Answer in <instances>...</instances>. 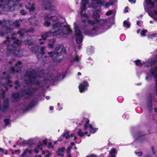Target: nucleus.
<instances>
[{"label":"nucleus","mask_w":157,"mask_h":157,"mask_svg":"<svg viewBox=\"0 0 157 157\" xmlns=\"http://www.w3.org/2000/svg\"><path fill=\"white\" fill-rule=\"evenodd\" d=\"M80 16H82V17H86V19H87L88 18V16L85 13L84 14H82H82L81 15L80 14Z\"/></svg>","instance_id":"50"},{"label":"nucleus","mask_w":157,"mask_h":157,"mask_svg":"<svg viewBox=\"0 0 157 157\" xmlns=\"http://www.w3.org/2000/svg\"><path fill=\"white\" fill-rule=\"evenodd\" d=\"M135 153L136 154L138 155V156H140L142 155V152L141 151L139 152H135Z\"/></svg>","instance_id":"49"},{"label":"nucleus","mask_w":157,"mask_h":157,"mask_svg":"<svg viewBox=\"0 0 157 157\" xmlns=\"http://www.w3.org/2000/svg\"><path fill=\"white\" fill-rule=\"evenodd\" d=\"M36 77L35 71L31 69L27 71L24 81L27 84L35 83L39 86V82L36 81Z\"/></svg>","instance_id":"3"},{"label":"nucleus","mask_w":157,"mask_h":157,"mask_svg":"<svg viewBox=\"0 0 157 157\" xmlns=\"http://www.w3.org/2000/svg\"><path fill=\"white\" fill-rule=\"evenodd\" d=\"M4 121L6 124L5 126H6L8 124L9 122V120L7 119H5L4 120Z\"/></svg>","instance_id":"47"},{"label":"nucleus","mask_w":157,"mask_h":157,"mask_svg":"<svg viewBox=\"0 0 157 157\" xmlns=\"http://www.w3.org/2000/svg\"><path fill=\"white\" fill-rule=\"evenodd\" d=\"M88 86V83L85 81H84L82 84H81L79 86V91L81 92H83L86 89V87Z\"/></svg>","instance_id":"14"},{"label":"nucleus","mask_w":157,"mask_h":157,"mask_svg":"<svg viewBox=\"0 0 157 157\" xmlns=\"http://www.w3.org/2000/svg\"><path fill=\"white\" fill-rule=\"evenodd\" d=\"M113 5L112 3H110L109 2L106 3L105 4V6L106 8H108L110 6Z\"/></svg>","instance_id":"44"},{"label":"nucleus","mask_w":157,"mask_h":157,"mask_svg":"<svg viewBox=\"0 0 157 157\" xmlns=\"http://www.w3.org/2000/svg\"><path fill=\"white\" fill-rule=\"evenodd\" d=\"M55 43V40L54 39L52 40L51 42H50L48 44V46L50 48H52L53 47L54 43Z\"/></svg>","instance_id":"26"},{"label":"nucleus","mask_w":157,"mask_h":157,"mask_svg":"<svg viewBox=\"0 0 157 157\" xmlns=\"http://www.w3.org/2000/svg\"><path fill=\"white\" fill-rule=\"evenodd\" d=\"M11 22L9 21H6L5 19L0 20V25H3V26L0 30V36L4 37L5 34L11 32L12 29L10 25H11Z\"/></svg>","instance_id":"4"},{"label":"nucleus","mask_w":157,"mask_h":157,"mask_svg":"<svg viewBox=\"0 0 157 157\" xmlns=\"http://www.w3.org/2000/svg\"><path fill=\"white\" fill-rule=\"evenodd\" d=\"M41 144H40L38 145V146H37V148H36L40 150H42V148L41 146L42 145H41Z\"/></svg>","instance_id":"48"},{"label":"nucleus","mask_w":157,"mask_h":157,"mask_svg":"<svg viewBox=\"0 0 157 157\" xmlns=\"http://www.w3.org/2000/svg\"><path fill=\"white\" fill-rule=\"evenodd\" d=\"M6 80L5 78H0V84L1 86L0 87V90L2 91V93L0 94V98L2 97V98H4V93L8 90L7 85L5 84L2 83V82H6Z\"/></svg>","instance_id":"9"},{"label":"nucleus","mask_w":157,"mask_h":157,"mask_svg":"<svg viewBox=\"0 0 157 157\" xmlns=\"http://www.w3.org/2000/svg\"><path fill=\"white\" fill-rule=\"evenodd\" d=\"M45 47L44 46H42L40 48V51L41 52V54L43 55L45 54L44 50Z\"/></svg>","instance_id":"30"},{"label":"nucleus","mask_w":157,"mask_h":157,"mask_svg":"<svg viewBox=\"0 0 157 157\" xmlns=\"http://www.w3.org/2000/svg\"><path fill=\"white\" fill-rule=\"evenodd\" d=\"M89 120H88L87 121L86 123L84 125V129L85 130H86L87 128L88 127V126H89V125L90 124H89Z\"/></svg>","instance_id":"35"},{"label":"nucleus","mask_w":157,"mask_h":157,"mask_svg":"<svg viewBox=\"0 0 157 157\" xmlns=\"http://www.w3.org/2000/svg\"><path fill=\"white\" fill-rule=\"evenodd\" d=\"M52 26V30L42 35L41 37L44 41L40 43V44H44V40L48 37L53 36L60 38L66 37L69 34V30L67 27L63 26L58 23L53 24Z\"/></svg>","instance_id":"1"},{"label":"nucleus","mask_w":157,"mask_h":157,"mask_svg":"<svg viewBox=\"0 0 157 157\" xmlns=\"http://www.w3.org/2000/svg\"><path fill=\"white\" fill-rule=\"evenodd\" d=\"M12 96L13 98L16 100H18L19 97V95L18 93H13L12 94Z\"/></svg>","instance_id":"22"},{"label":"nucleus","mask_w":157,"mask_h":157,"mask_svg":"<svg viewBox=\"0 0 157 157\" xmlns=\"http://www.w3.org/2000/svg\"><path fill=\"white\" fill-rule=\"evenodd\" d=\"M136 63L137 66H141L142 64L140 62V61L139 60H137L135 61Z\"/></svg>","instance_id":"39"},{"label":"nucleus","mask_w":157,"mask_h":157,"mask_svg":"<svg viewBox=\"0 0 157 157\" xmlns=\"http://www.w3.org/2000/svg\"><path fill=\"white\" fill-rule=\"evenodd\" d=\"M113 10H110L107 12L106 13V15L107 16H109L111 15L113 13Z\"/></svg>","instance_id":"41"},{"label":"nucleus","mask_w":157,"mask_h":157,"mask_svg":"<svg viewBox=\"0 0 157 157\" xmlns=\"http://www.w3.org/2000/svg\"><path fill=\"white\" fill-rule=\"evenodd\" d=\"M77 134L80 136H82L84 135V133L82 132V130L81 129H78V131L77 132Z\"/></svg>","instance_id":"32"},{"label":"nucleus","mask_w":157,"mask_h":157,"mask_svg":"<svg viewBox=\"0 0 157 157\" xmlns=\"http://www.w3.org/2000/svg\"><path fill=\"white\" fill-rule=\"evenodd\" d=\"M31 50L32 52L36 53L38 52V48L37 46H35L32 47L31 48Z\"/></svg>","instance_id":"19"},{"label":"nucleus","mask_w":157,"mask_h":157,"mask_svg":"<svg viewBox=\"0 0 157 157\" xmlns=\"http://www.w3.org/2000/svg\"><path fill=\"white\" fill-rule=\"evenodd\" d=\"M14 39L15 38L13 37L10 38L7 37L6 40L3 41L4 44L7 45V53L8 55L12 54L17 57H21L23 56L22 51L19 46L21 45V41L17 39L13 42L12 44H10L11 40Z\"/></svg>","instance_id":"2"},{"label":"nucleus","mask_w":157,"mask_h":157,"mask_svg":"<svg viewBox=\"0 0 157 157\" xmlns=\"http://www.w3.org/2000/svg\"><path fill=\"white\" fill-rule=\"evenodd\" d=\"M21 61H18L15 64V67H17V68L16 69V68H14L13 67H12L11 68L10 70H11L12 73H14L15 72H18L20 70L21 68L20 67H19V65H20L21 64Z\"/></svg>","instance_id":"13"},{"label":"nucleus","mask_w":157,"mask_h":157,"mask_svg":"<svg viewBox=\"0 0 157 157\" xmlns=\"http://www.w3.org/2000/svg\"><path fill=\"white\" fill-rule=\"evenodd\" d=\"M147 32L146 30L144 29L142 30L140 33L141 35L142 36H145V33Z\"/></svg>","instance_id":"36"},{"label":"nucleus","mask_w":157,"mask_h":157,"mask_svg":"<svg viewBox=\"0 0 157 157\" xmlns=\"http://www.w3.org/2000/svg\"><path fill=\"white\" fill-rule=\"evenodd\" d=\"M51 0H44L43 2V4L44 5V9L45 10H49L52 11L54 13H56V11L55 10V7L52 5Z\"/></svg>","instance_id":"8"},{"label":"nucleus","mask_w":157,"mask_h":157,"mask_svg":"<svg viewBox=\"0 0 157 157\" xmlns=\"http://www.w3.org/2000/svg\"><path fill=\"white\" fill-rule=\"evenodd\" d=\"M48 147L49 148L53 147V146L52 144V143L51 142H49L48 143Z\"/></svg>","instance_id":"53"},{"label":"nucleus","mask_w":157,"mask_h":157,"mask_svg":"<svg viewBox=\"0 0 157 157\" xmlns=\"http://www.w3.org/2000/svg\"><path fill=\"white\" fill-rule=\"evenodd\" d=\"M67 157H71V155L70 152L69 153H67Z\"/></svg>","instance_id":"58"},{"label":"nucleus","mask_w":157,"mask_h":157,"mask_svg":"<svg viewBox=\"0 0 157 157\" xmlns=\"http://www.w3.org/2000/svg\"><path fill=\"white\" fill-rule=\"evenodd\" d=\"M30 22L33 25H36L37 23V21L35 18H31L29 19Z\"/></svg>","instance_id":"18"},{"label":"nucleus","mask_w":157,"mask_h":157,"mask_svg":"<svg viewBox=\"0 0 157 157\" xmlns=\"http://www.w3.org/2000/svg\"><path fill=\"white\" fill-rule=\"evenodd\" d=\"M91 2L93 3L92 6L94 8H96L97 5L99 6H101L104 4L105 0H90Z\"/></svg>","instance_id":"11"},{"label":"nucleus","mask_w":157,"mask_h":157,"mask_svg":"<svg viewBox=\"0 0 157 157\" xmlns=\"http://www.w3.org/2000/svg\"><path fill=\"white\" fill-rule=\"evenodd\" d=\"M52 16H48L47 14L45 15L44 18L45 19H46V20L44 22V25L45 26H46L47 27H48L50 25V22L47 20H51L52 21H54V23L52 24V25H53V24L55 23H58V24H60L61 25H62L63 26L67 27L68 28V29L69 30V33H70L71 30L68 27L63 25L61 23L58 21H57V18L56 17H53V18H52Z\"/></svg>","instance_id":"6"},{"label":"nucleus","mask_w":157,"mask_h":157,"mask_svg":"<svg viewBox=\"0 0 157 157\" xmlns=\"http://www.w3.org/2000/svg\"><path fill=\"white\" fill-rule=\"evenodd\" d=\"M57 155L59 156H60L61 157H63L64 156V154L62 153H60V152L59 151H57Z\"/></svg>","instance_id":"40"},{"label":"nucleus","mask_w":157,"mask_h":157,"mask_svg":"<svg viewBox=\"0 0 157 157\" xmlns=\"http://www.w3.org/2000/svg\"><path fill=\"white\" fill-rule=\"evenodd\" d=\"M85 34H86L87 35H89L90 36H92V34L90 32L88 31H86L85 33Z\"/></svg>","instance_id":"52"},{"label":"nucleus","mask_w":157,"mask_h":157,"mask_svg":"<svg viewBox=\"0 0 157 157\" xmlns=\"http://www.w3.org/2000/svg\"><path fill=\"white\" fill-rule=\"evenodd\" d=\"M48 55L50 57H52L54 56V55H55L54 54H54L53 52H48Z\"/></svg>","instance_id":"43"},{"label":"nucleus","mask_w":157,"mask_h":157,"mask_svg":"<svg viewBox=\"0 0 157 157\" xmlns=\"http://www.w3.org/2000/svg\"><path fill=\"white\" fill-rule=\"evenodd\" d=\"M87 22L89 24H94V21H91V20H88Z\"/></svg>","instance_id":"54"},{"label":"nucleus","mask_w":157,"mask_h":157,"mask_svg":"<svg viewBox=\"0 0 157 157\" xmlns=\"http://www.w3.org/2000/svg\"><path fill=\"white\" fill-rule=\"evenodd\" d=\"M128 6L126 7L125 9H124V12L125 13L128 12Z\"/></svg>","instance_id":"57"},{"label":"nucleus","mask_w":157,"mask_h":157,"mask_svg":"<svg viewBox=\"0 0 157 157\" xmlns=\"http://www.w3.org/2000/svg\"><path fill=\"white\" fill-rule=\"evenodd\" d=\"M54 78L55 77H53L52 76H51V75L48 76L47 77L46 79L45 80V82L48 83L49 82H48V81H51L52 80L54 81L55 80Z\"/></svg>","instance_id":"21"},{"label":"nucleus","mask_w":157,"mask_h":157,"mask_svg":"<svg viewBox=\"0 0 157 157\" xmlns=\"http://www.w3.org/2000/svg\"><path fill=\"white\" fill-rule=\"evenodd\" d=\"M146 64H147V66L148 67H149L150 66H151L153 64L151 62V61H150V62H149V61L148 62H147L146 63Z\"/></svg>","instance_id":"51"},{"label":"nucleus","mask_w":157,"mask_h":157,"mask_svg":"<svg viewBox=\"0 0 157 157\" xmlns=\"http://www.w3.org/2000/svg\"><path fill=\"white\" fill-rule=\"evenodd\" d=\"M116 150L115 149H113L111 150L109 152V154L111 155L110 157H116L115 155H112L113 154H115Z\"/></svg>","instance_id":"24"},{"label":"nucleus","mask_w":157,"mask_h":157,"mask_svg":"<svg viewBox=\"0 0 157 157\" xmlns=\"http://www.w3.org/2000/svg\"><path fill=\"white\" fill-rule=\"evenodd\" d=\"M15 4L14 2L11 0H6L3 2V4H0V8L4 11H12L14 10Z\"/></svg>","instance_id":"5"},{"label":"nucleus","mask_w":157,"mask_h":157,"mask_svg":"<svg viewBox=\"0 0 157 157\" xmlns=\"http://www.w3.org/2000/svg\"><path fill=\"white\" fill-rule=\"evenodd\" d=\"M17 33L19 34L20 36H23L24 33V30L22 29H21L17 32Z\"/></svg>","instance_id":"34"},{"label":"nucleus","mask_w":157,"mask_h":157,"mask_svg":"<svg viewBox=\"0 0 157 157\" xmlns=\"http://www.w3.org/2000/svg\"><path fill=\"white\" fill-rule=\"evenodd\" d=\"M13 24L16 27H18L20 26V24L18 21H16L13 23Z\"/></svg>","instance_id":"37"},{"label":"nucleus","mask_w":157,"mask_h":157,"mask_svg":"<svg viewBox=\"0 0 157 157\" xmlns=\"http://www.w3.org/2000/svg\"><path fill=\"white\" fill-rule=\"evenodd\" d=\"M79 60V59L78 56H76V57L74 59V61L77 62H78Z\"/></svg>","instance_id":"46"},{"label":"nucleus","mask_w":157,"mask_h":157,"mask_svg":"<svg viewBox=\"0 0 157 157\" xmlns=\"http://www.w3.org/2000/svg\"><path fill=\"white\" fill-rule=\"evenodd\" d=\"M89 127L90 129V133H94L98 130V128H93L92 126L90 124L89 125Z\"/></svg>","instance_id":"20"},{"label":"nucleus","mask_w":157,"mask_h":157,"mask_svg":"<svg viewBox=\"0 0 157 157\" xmlns=\"http://www.w3.org/2000/svg\"><path fill=\"white\" fill-rule=\"evenodd\" d=\"M25 7L27 9L29 10V12L33 11H34L35 9L34 6L33 5L31 6L30 7H29L27 6H26Z\"/></svg>","instance_id":"23"},{"label":"nucleus","mask_w":157,"mask_h":157,"mask_svg":"<svg viewBox=\"0 0 157 157\" xmlns=\"http://www.w3.org/2000/svg\"><path fill=\"white\" fill-rule=\"evenodd\" d=\"M86 157H97L96 155L94 154H91L89 156H86Z\"/></svg>","instance_id":"56"},{"label":"nucleus","mask_w":157,"mask_h":157,"mask_svg":"<svg viewBox=\"0 0 157 157\" xmlns=\"http://www.w3.org/2000/svg\"><path fill=\"white\" fill-rule=\"evenodd\" d=\"M97 28H94L93 29L92 31L94 32V31H95L96 30H97Z\"/></svg>","instance_id":"64"},{"label":"nucleus","mask_w":157,"mask_h":157,"mask_svg":"<svg viewBox=\"0 0 157 157\" xmlns=\"http://www.w3.org/2000/svg\"><path fill=\"white\" fill-rule=\"evenodd\" d=\"M9 106L8 100L7 99L5 100L4 101L3 105L2 108V111L3 112H4L8 109Z\"/></svg>","instance_id":"16"},{"label":"nucleus","mask_w":157,"mask_h":157,"mask_svg":"<svg viewBox=\"0 0 157 157\" xmlns=\"http://www.w3.org/2000/svg\"><path fill=\"white\" fill-rule=\"evenodd\" d=\"M129 1L131 2L135 3L136 2V0H128Z\"/></svg>","instance_id":"59"},{"label":"nucleus","mask_w":157,"mask_h":157,"mask_svg":"<svg viewBox=\"0 0 157 157\" xmlns=\"http://www.w3.org/2000/svg\"><path fill=\"white\" fill-rule=\"evenodd\" d=\"M28 152L29 153L31 154L32 152V151L31 150H29L28 151L27 149H26L25 150V151L23 153L22 155H21L22 156H24L26 155V153L27 152Z\"/></svg>","instance_id":"33"},{"label":"nucleus","mask_w":157,"mask_h":157,"mask_svg":"<svg viewBox=\"0 0 157 157\" xmlns=\"http://www.w3.org/2000/svg\"><path fill=\"white\" fill-rule=\"evenodd\" d=\"M75 30L77 43L78 44H80L83 40V36L82 33L79 29L78 26L77 25H75Z\"/></svg>","instance_id":"7"},{"label":"nucleus","mask_w":157,"mask_h":157,"mask_svg":"<svg viewBox=\"0 0 157 157\" xmlns=\"http://www.w3.org/2000/svg\"><path fill=\"white\" fill-rule=\"evenodd\" d=\"M90 0H82V6L80 7V14H82V11L85 10L86 9V5L90 2Z\"/></svg>","instance_id":"12"},{"label":"nucleus","mask_w":157,"mask_h":157,"mask_svg":"<svg viewBox=\"0 0 157 157\" xmlns=\"http://www.w3.org/2000/svg\"><path fill=\"white\" fill-rule=\"evenodd\" d=\"M15 153L17 154H19L20 153V151L19 150H16L15 151Z\"/></svg>","instance_id":"61"},{"label":"nucleus","mask_w":157,"mask_h":157,"mask_svg":"<svg viewBox=\"0 0 157 157\" xmlns=\"http://www.w3.org/2000/svg\"><path fill=\"white\" fill-rule=\"evenodd\" d=\"M4 151V150L3 149L0 147V152H3Z\"/></svg>","instance_id":"62"},{"label":"nucleus","mask_w":157,"mask_h":157,"mask_svg":"<svg viewBox=\"0 0 157 157\" xmlns=\"http://www.w3.org/2000/svg\"><path fill=\"white\" fill-rule=\"evenodd\" d=\"M123 24L125 27L128 28L130 27V24L128 21H124Z\"/></svg>","instance_id":"27"},{"label":"nucleus","mask_w":157,"mask_h":157,"mask_svg":"<svg viewBox=\"0 0 157 157\" xmlns=\"http://www.w3.org/2000/svg\"><path fill=\"white\" fill-rule=\"evenodd\" d=\"M69 131H66L65 133H63V136L65 137L66 139H68L70 137V136L69 135Z\"/></svg>","instance_id":"29"},{"label":"nucleus","mask_w":157,"mask_h":157,"mask_svg":"<svg viewBox=\"0 0 157 157\" xmlns=\"http://www.w3.org/2000/svg\"><path fill=\"white\" fill-rule=\"evenodd\" d=\"M151 72L156 79V90L157 95V66L151 70Z\"/></svg>","instance_id":"15"},{"label":"nucleus","mask_w":157,"mask_h":157,"mask_svg":"<svg viewBox=\"0 0 157 157\" xmlns=\"http://www.w3.org/2000/svg\"><path fill=\"white\" fill-rule=\"evenodd\" d=\"M29 90L24 91V92L26 94L31 95L33 94L34 92L36 90V89H34L32 87H30L29 89Z\"/></svg>","instance_id":"17"},{"label":"nucleus","mask_w":157,"mask_h":157,"mask_svg":"<svg viewBox=\"0 0 157 157\" xmlns=\"http://www.w3.org/2000/svg\"><path fill=\"white\" fill-rule=\"evenodd\" d=\"M141 134V133L140 132H139L137 135V136L138 137H140V136H141L140 135Z\"/></svg>","instance_id":"63"},{"label":"nucleus","mask_w":157,"mask_h":157,"mask_svg":"<svg viewBox=\"0 0 157 157\" xmlns=\"http://www.w3.org/2000/svg\"><path fill=\"white\" fill-rule=\"evenodd\" d=\"M75 144L74 143V142H71V145L69 146L67 148V152L69 153V152H70V151L71 150V149L72 148V147L74 146Z\"/></svg>","instance_id":"25"},{"label":"nucleus","mask_w":157,"mask_h":157,"mask_svg":"<svg viewBox=\"0 0 157 157\" xmlns=\"http://www.w3.org/2000/svg\"><path fill=\"white\" fill-rule=\"evenodd\" d=\"M66 53L65 48L63 45H60L56 48L54 51V54L58 56L64 55Z\"/></svg>","instance_id":"10"},{"label":"nucleus","mask_w":157,"mask_h":157,"mask_svg":"<svg viewBox=\"0 0 157 157\" xmlns=\"http://www.w3.org/2000/svg\"><path fill=\"white\" fill-rule=\"evenodd\" d=\"M26 13V11L24 10H22L20 12V13L21 14L23 15H25Z\"/></svg>","instance_id":"45"},{"label":"nucleus","mask_w":157,"mask_h":157,"mask_svg":"<svg viewBox=\"0 0 157 157\" xmlns=\"http://www.w3.org/2000/svg\"><path fill=\"white\" fill-rule=\"evenodd\" d=\"M15 85H16V86L14 87L15 89H17L18 87H19L20 86L19 83L17 81H15Z\"/></svg>","instance_id":"38"},{"label":"nucleus","mask_w":157,"mask_h":157,"mask_svg":"<svg viewBox=\"0 0 157 157\" xmlns=\"http://www.w3.org/2000/svg\"><path fill=\"white\" fill-rule=\"evenodd\" d=\"M65 149V147H62L61 148H59L58 149V151H59L60 152H63L64 151Z\"/></svg>","instance_id":"42"},{"label":"nucleus","mask_w":157,"mask_h":157,"mask_svg":"<svg viewBox=\"0 0 157 157\" xmlns=\"http://www.w3.org/2000/svg\"><path fill=\"white\" fill-rule=\"evenodd\" d=\"M47 144V141L46 140H44L43 141L42 143H41L42 145H46Z\"/></svg>","instance_id":"55"},{"label":"nucleus","mask_w":157,"mask_h":157,"mask_svg":"<svg viewBox=\"0 0 157 157\" xmlns=\"http://www.w3.org/2000/svg\"><path fill=\"white\" fill-rule=\"evenodd\" d=\"M34 103L32 101L29 104V106L27 107L26 109L27 110H29L32 108L34 106Z\"/></svg>","instance_id":"28"},{"label":"nucleus","mask_w":157,"mask_h":157,"mask_svg":"<svg viewBox=\"0 0 157 157\" xmlns=\"http://www.w3.org/2000/svg\"><path fill=\"white\" fill-rule=\"evenodd\" d=\"M146 0V2L147 3V4H150L152 7H153L154 6V4L153 2H152L151 0Z\"/></svg>","instance_id":"31"},{"label":"nucleus","mask_w":157,"mask_h":157,"mask_svg":"<svg viewBox=\"0 0 157 157\" xmlns=\"http://www.w3.org/2000/svg\"><path fill=\"white\" fill-rule=\"evenodd\" d=\"M38 150V149L37 148H36L34 149V151L36 153H38L39 151Z\"/></svg>","instance_id":"60"}]
</instances>
